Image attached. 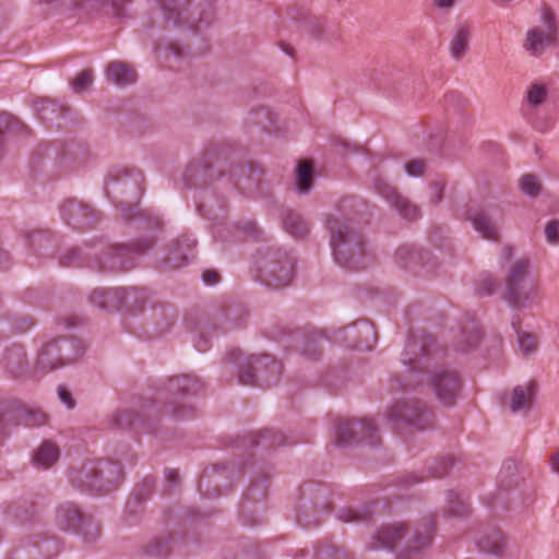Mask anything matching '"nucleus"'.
Wrapping results in <instances>:
<instances>
[{"label": "nucleus", "mask_w": 559, "mask_h": 559, "mask_svg": "<svg viewBox=\"0 0 559 559\" xmlns=\"http://www.w3.org/2000/svg\"><path fill=\"white\" fill-rule=\"evenodd\" d=\"M443 356L444 349L431 335H413L402 354L403 369L390 380L391 391L416 388L424 374L429 373V383L438 401L444 406L454 405L462 389V378L455 369L438 366Z\"/></svg>", "instance_id": "obj_1"}, {"label": "nucleus", "mask_w": 559, "mask_h": 559, "mask_svg": "<svg viewBox=\"0 0 559 559\" xmlns=\"http://www.w3.org/2000/svg\"><path fill=\"white\" fill-rule=\"evenodd\" d=\"M433 532L431 519H424L416 524H386L374 532L368 548L395 550L400 559H416L431 544Z\"/></svg>", "instance_id": "obj_2"}, {"label": "nucleus", "mask_w": 559, "mask_h": 559, "mask_svg": "<svg viewBox=\"0 0 559 559\" xmlns=\"http://www.w3.org/2000/svg\"><path fill=\"white\" fill-rule=\"evenodd\" d=\"M325 224L335 261L353 270L366 267L371 257L366 252L362 235L355 227L353 218L337 209L328 215Z\"/></svg>", "instance_id": "obj_3"}, {"label": "nucleus", "mask_w": 559, "mask_h": 559, "mask_svg": "<svg viewBox=\"0 0 559 559\" xmlns=\"http://www.w3.org/2000/svg\"><path fill=\"white\" fill-rule=\"evenodd\" d=\"M162 11L167 23L194 32L214 17L213 0H162Z\"/></svg>", "instance_id": "obj_4"}, {"label": "nucleus", "mask_w": 559, "mask_h": 559, "mask_svg": "<svg viewBox=\"0 0 559 559\" xmlns=\"http://www.w3.org/2000/svg\"><path fill=\"white\" fill-rule=\"evenodd\" d=\"M121 478V466L111 461L90 462L71 475L73 484L97 492H108Z\"/></svg>", "instance_id": "obj_5"}, {"label": "nucleus", "mask_w": 559, "mask_h": 559, "mask_svg": "<svg viewBox=\"0 0 559 559\" xmlns=\"http://www.w3.org/2000/svg\"><path fill=\"white\" fill-rule=\"evenodd\" d=\"M540 25L528 28L524 35L522 48L531 57L539 58L557 41L559 22L554 10L544 4L539 9Z\"/></svg>", "instance_id": "obj_6"}, {"label": "nucleus", "mask_w": 559, "mask_h": 559, "mask_svg": "<svg viewBox=\"0 0 559 559\" xmlns=\"http://www.w3.org/2000/svg\"><path fill=\"white\" fill-rule=\"evenodd\" d=\"M385 416L395 427L411 426L418 430L432 428L435 414L427 405L415 399H402L388 407Z\"/></svg>", "instance_id": "obj_7"}, {"label": "nucleus", "mask_w": 559, "mask_h": 559, "mask_svg": "<svg viewBox=\"0 0 559 559\" xmlns=\"http://www.w3.org/2000/svg\"><path fill=\"white\" fill-rule=\"evenodd\" d=\"M130 309L133 312H142L157 335L168 333L176 324L178 318L177 310L173 305L153 300L144 292L135 294Z\"/></svg>", "instance_id": "obj_8"}, {"label": "nucleus", "mask_w": 559, "mask_h": 559, "mask_svg": "<svg viewBox=\"0 0 559 559\" xmlns=\"http://www.w3.org/2000/svg\"><path fill=\"white\" fill-rule=\"evenodd\" d=\"M283 372L282 364L273 356H251L240 365L239 382L243 385H273L276 384Z\"/></svg>", "instance_id": "obj_9"}, {"label": "nucleus", "mask_w": 559, "mask_h": 559, "mask_svg": "<svg viewBox=\"0 0 559 559\" xmlns=\"http://www.w3.org/2000/svg\"><path fill=\"white\" fill-rule=\"evenodd\" d=\"M83 353L76 340L58 338L44 345L38 354L37 368L52 371L75 361Z\"/></svg>", "instance_id": "obj_10"}, {"label": "nucleus", "mask_w": 559, "mask_h": 559, "mask_svg": "<svg viewBox=\"0 0 559 559\" xmlns=\"http://www.w3.org/2000/svg\"><path fill=\"white\" fill-rule=\"evenodd\" d=\"M168 392L173 395V400L166 405L167 412L178 419L188 418L193 415L194 408L186 402H179L190 396L197 395L201 390V383L198 379L190 376H178L169 380L167 384Z\"/></svg>", "instance_id": "obj_11"}, {"label": "nucleus", "mask_w": 559, "mask_h": 559, "mask_svg": "<svg viewBox=\"0 0 559 559\" xmlns=\"http://www.w3.org/2000/svg\"><path fill=\"white\" fill-rule=\"evenodd\" d=\"M379 441L378 429L370 419H346L336 429V443L342 447L358 443L374 445Z\"/></svg>", "instance_id": "obj_12"}, {"label": "nucleus", "mask_w": 559, "mask_h": 559, "mask_svg": "<svg viewBox=\"0 0 559 559\" xmlns=\"http://www.w3.org/2000/svg\"><path fill=\"white\" fill-rule=\"evenodd\" d=\"M294 275V261L287 253H276L263 269V282L271 288L287 286Z\"/></svg>", "instance_id": "obj_13"}, {"label": "nucleus", "mask_w": 559, "mask_h": 559, "mask_svg": "<svg viewBox=\"0 0 559 559\" xmlns=\"http://www.w3.org/2000/svg\"><path fill=\"white\" fill-rule=\"evenodd\" d=\"M504 214L502 205L490 206L486 210H477L469 212L468 219L471 221L474 229L481 235L483 238L491 241H499L500 226L498 218Z\"/></svg>", "instance_id": "obj_14"}, {"label": "nucleus", "mask_w": 559, "mask_h": 559, "mask_svg": "<svg viewBox=\"0 0 559 559\" xmlns=\"http://www.w3.org/2000/svg\"><path fill=\"white\" fill-rule=\"evenodd\" d=\"M152 246L153 241L151 239L136 241L131 246H112L104 253L103 267L112 271L123 270L132 262L135 254L143 253Z\"/></svg>", "instance_id": "obj_15"}, {"label": "nucleus", "mask_w": 559, "mask_h": 559, "mask_svg": "<svg viewBox=\"0 0 559 559\" xmlns=\"http://www.w3.org/2000/svg\"><path fill=\"white\" fill-rule=\"evenodd\" d=\"M57 521L64 530H76L90 540L99 534V527L91 520H86L72 504L62 506L57 510Z\"/></svg>", "instance_id": "obj_16"}, {"label": "nucleus", "mask_w": 559, "mask_h": 559, "mask_svg": "<svg viewBox=\"0 0 559 559\" xmlns=\"http://www.w3.org/2000/svg\"><path fill=\"white\" fill-rule=\"evenodd\" d=\"M307 32L313 39L334 45L341 40V26L325 16H314L307 23Z\"/></svg>", "instance_id": "obj_17"}, {"label": "nucleus", "mask_w": 559, "mask_h": 559, "mask_svg": "<svg viewBox=\"0 0 559 559\" xmlns=\"http://www.w3.org/2000/svg\"><path fill=\"white\" fill-rule=\"evenodd\" d=\"M152 407V404L144 403L139 408H121L114 414V423L123 429L140 430L145 427L146 421L151 417L150 411Z\"/></svg>", "instance_id": "obj_18"}, {"label": "nucleus", "mask_w": 559, "mask_h": 559, "mask_svg": "<svg viewBox=\"0 0 559 559\" xmlns=\"http://www.w3.org/2000/svg\"><path fill=\"white\" fill-rule=\"evenodd\" d=\"M538 298L537 286L533 283L506 288L504 300L515 310L532 308Z\"/></svg>", "instance_id": "obj_19"}, {"label": "nucleus", "mask_w": 559, "mask_h": 559, "mask_svg": "<svg viewBox=\"0 0 559 559\" xmlns=\"http://www.w3.org/2000/svg\"><path fill=\"white\" fill-rule=\"evenodd\" d=\"M64 221L76 227H88L94 223L93 210L79 201L68 200L61 207Z\"/></svg>", "instance_id": "obj_20"}, {"label": "nucleus", "mask_w": 559, "mask_h": 559, "mask_svg": "<svg viewBox=\"0 0 559 559\" xmlns=\"http://www.w3.org/2000/svg\"><path fill=\"white\" fill-rule=\"evenodd\" d=\"M236 188L249 197H255L261 192L262 173L252 167L240 166L235 174Z\"/></svg>", "instance_id": "obj_21"}, {"label": "nucleus", "mask_w": 559, "mask_h": 559, "mask_svg": "<svg viewBox=\"0 0 559 559\" xmlns=\"http://www.w3.org/2000/svg\"><path fill=\"white\" fill-rule=\"evenodd\" d=\"M195 240L190 237H181L169 246L166 262L171 267H180L188 261V254L195 248Z\"/></svg>", "instance_id": "obj_22"}, {"label": "nucleus", "mask_w": 559, "mask_h": 559, "mask_svg": "<svg viewBox=\"0 0 559 559\" xmlns=\"http://www.w3.org/2000/svg\"><path fill=\"white\" fill-rule=\"evenodd\" d=\"M107 80L119 86L130 85L136 82L138 73L134 68L122 61H114L106 70Z\"/></svg>", "instance_id": "obj_23"}, {"label": "nucleus", "mask_w": 559, "mask_h": 559, "mask_svg": "<svg viewBox=\"0 0 559 559\" xmlns=\"http://www.w3.org/2000/svg\"><path fill=\"white\" fill-rule=\"evenodd\" d=\"M124 298L126 293L120 288H97L90 295L88 300L100 309H114L118 308Z\"/></svg>", "instance_id": "obj_24"}, {"label": "nucleus", "mask_w": 559, "mask_h": 559, "mask_svg": "<svg viewBox=\"0 0 559 559\" xmlns=\"http://www.w3.org/2000/svg\"><path fill=\"white\" fill-rule=\"evenodd\" d=\"M143 177L138 171H131L123 175L112 182L111 191L135 198L141 194Z\"/></svg>", "instance_id": "obj_25"}, {"label": "nucleus", "mask_w": 559, "mask_h": 559, "mask_svg": "<svg viewBox=\"0 0 559 559\" xmlns=\"http://www.w3.org/2000/svg\"><path fill=\"white\" fill-rule=\"evenodd\" d=\"M531 267V260L526 257H521L515 260L509 267L508 273L504 277L506 288L515 285L526 284L528 280Z\"/></svg>", "instance_id": "obj_26"}, {"label": "nucleus", "mask_w": 559, "mask_h": 559, "mask_svg": "<svg viewBox=\"0 0 559 559\" xmlns=\"http://www.w3.org/2000/svg\"><path fill=\"white\" fill-rule=\"evenodd\" d=\"M471 39V27L466 24L456 26L453 37L450 41V53L456 61L462 60L468 50Z\"/></svg>", "instance_id": "obj_27"}, {"label": "nucleus", "mask_w": 559, "mask_h": 559, "mask_svg": "<svg viewBox=\"0 0 559 559\" xmlns=\"http://www.w3.org/2000/svg\"><path fill=\"white\" fill-rule=\"evenodd\" d=\"M534 382L530 381L524 385H516L511 394L510 409L513 413L527 411L532 406L534 396Z\"/></svg>", "instance_id": "obj_28"}, {"label": "nucleus", "mask_w": 559, "mask_h": 559, "mask_svg": "<svg viewBox=\"0 0 559 559\" xmlns=\"http://www.w3.org/2000/svg\"><path fill=\"white\" fill-rule=\"evenodd\" d=\"M4 367L15 378L23 376L28 367L24 349L20 346L10 347L4 356Z\"/></svg>", "instance_id": "obj_29"}, {"label": "nucleus", "mask_w": 559, "mask_h": 559, "mask_svg": "<svg viewBox=\"0 0 559 559\" xmlns=\"http://www.w3.org/2000/svg\"><path fill=\"white\" fill-rule=\"evenodd\" d=\"M549 86L538 80L530 83L525 92V103L531 109L543 106L549 97Z\"/></svg>", "instance_id": "obj_30"}, {"label": "nucleus", "mask_w": 559, "mask_h": 559, "mask_svg": "<svg viewBox=\"0 0 559 559\" xmlns=\"http://www.w3.org/2000/svg\"><path fill=\"white\" fill-rule=\"evenodd\" d=\"M477 547L486 554L498 555L503 548V535L498 528H490L477 539Z\"/></svg>", "instance_id": "obj_31"}, {"label": "nucleus", "mask_w": 559, "mask_h": 559, "mask_svg": "<svg viewBox=\"0 0 559 559\" xmlns=\"http://www.w3.org/2000/svg\"><path fill=\"white\" fill-rule=\"evenodd\" d=\"M59 455L58 447L51 441H45L35 451L33 462L38 467L49 468L58 461Z\"/></svg>", "instance_id": "obj_32"}, {"label": "nucleus", "mask_w": 559, "mask_h": 559, "mask_svg": "<svg viewBox=\"0 0 559 559\" xmlns=\"http://www.w3.org/2000/svg\"><path fill=\"white\" fill-rule=\"evenodd\" d=\"M287 233L295 238H304L310 231L309 223L298 213L288 212L284 218Z\"/></svg>", "instance_id": "obj_33"}, {"label": "nucleus", "mask_w": 559, "mask_h": 559, "mask_svg": "<svg viewBox=\"0 0 559 559\" xmlns=\"http://www.w3.org/2000/svg\"><path fill=\"white\" fill-rule=\"evenodd\" d=\"M401 217L407 221H415L420 216L419 207L408 198L397 194L390 203Z\"/></svg>", "instance_id": "obj_34"}, {"label": "nucleus", "mask_w": 559, "mask_h": 559, "mask_svg": "<svg viewBox=\"0 0 559 559\" xmlns=\"http://www.w3.org/2000/svg\"><path fill=\"white\" fill-rule=\"evenodd\" d=\"M511 325L518 334V343L521 352L524 355L533 353L537 347V337L534 334L520 330L521 319L518 314L512 318Z\"/></svg>", "instance_id": "obj_35"}, {"label": "nucleus", "mask_w": 559, "mask_h": 559, "mask_svg": "<svg viewBox=\"0 0 559 559\" xmlns=\"http://www.w3.org/2000/svg\"><path fill=\"white\" fill-rule=\"evenodd\" d=\"M396 260L404 266V267H409V269H413L416 264L420 263L421 260H423V253L414 248V247H409V246H404V247H401L397 251H396Z\"/></svg>", "instance_id": "obj_36"}, {"label": "nucleus", "mask_w": 559, "mask_h": 559, "mask_svg": "<svg viewBox=\"0 0 559 559\" xmlns=\"http://www.w3.org/2000/svg\"><path fill=\"white\" fill-rule=\"evenodd\" d=\"M312 166L301 163L297 169L296 187L299 193H308L312 188Z\"/></svg>", "instance_id": "obj_37"}, {"label": "nucleus", "mask_w": 559, "mask_h": 559, "mask_svg": "<svg viewBox=\"0 0 559 559\" xmlns=\"http://www.w3.org/2000/svg\"><path fill=\"white\" fill-rule=\"evenodd\" d=\"M169 538H155L144 546L147 556L165 558L170 554Z\"/></svg>", "instance_id": "obj_38"}, {"label": "nucleus", "mask_w": 559, "mask_h": 559, "mask_svg": "<svg viewBox=\"0 0 559 559\" xmlns=\"http://www.w3.org/2000/svg\"><path fill=\"white\" fill-rule=\"evenodd\" d=\"M520 190L531 198H536L542 192V183L536 176L526 174L519 181Z\"/></svg>", "instance_id": "obj_39"}, {"label": "nucleus", "mask_w": 559, "mask_h": 559, "mask_svg": "<svg viewBox=\"0 0 559 559\" xmlns=\"http://www.w3.org/2000/svg\"><path fill=\"white\" fill-rule=\"evenodd\" d=\"M447 514L451 518H462L467 515L468 506L465 501L456 493L451 492L448 497Z\"/></svg>", "instance_id": "obj_40"}, {"label": "nucleus", "mask_w": 559, "mask_h": 559, "mask_svg": "<svg viewBox=\"0 0 559 559\" xmlns=\"http://www.w3.org/2000/svg\"><path fill=\"white\" fill-rule=\"evenodd\" d=\"M255 443L257 445H261L263 448L282 447L286 444V437L282 432L264 430L261 432L260 438Z\"/></svg>", "instance_id": "obj_41"}, {"label": "nucleus", "mask_w": 559, "mask_h": 559, "mask_svg": "<svg viewBox=\"0 0 559 559\" xmlns=\"http://www.w3.org/2000/svg\"><path fill=\"white\" fill-rule=\"evenodd\" d=\"M453 465L454 459L451 455H447L435 460L429 465L428 471L432 477L441 478L450 472Z\"/></svg>", "instance_id": "obj_42"}, {"label": "nucleus", "mask_w": 559, "mask_h": 559, "mask_svg": "<svg viewBox=\"0 0 559 559\" xmlns=\"http://www.w3.org/2000/svg\"><path fill=\"white\" fill-rule=\"evenodd\" d=\"M372 186L376 192L380 194L383 199H385L389 203H391L399 194L395 188L392 187L380 176H376L372 179Z\"/></svg>", "instance_id": "obj_43"}, {"label": "nucleus", "mask_w": 559, "mask_h": 559, "mask_svg": "<svg viewBox=\"0 0 559 559\" xmlns=\"http://www.w3.org/2000/svg\"><path fill=\"white\" fill-rule=\"evenodd\" d=\"M481 331L475 324H473L469 329H464L462 333V341L464 349L472 348L476 346L481 340Z\"/></svg>", "instance_id": "obj_44"}, {"label": "nucleus", "mask_w": 559, "mask_h": 559, "mask_svg": "<svg viewBox=\"0 0 559 559\" xmlns=\"http://www.w3.org/2000/svg\"><path fill=\"white\" fill-rule=\"evenodd\" d=\"M129 0H73L75 5H81L85 3H96L98 5L105 7L110 5L112 8V12L115 15L122 14V4L128 2Z\"/></svg>", "instance_id": "obj_45"}, {"label": "nucleus", "mask_w": 559, "mask_h": 559, "mask_svg": "<svg viewBox=\"0 0 559 559\" xmlns=\"http://www.w3.org/2000/svg\"><path fill=\"white\" fill-rule=\"evenodd\" d=\"M545 239L550 246L559 245V219H550L544 228Z\"/></svg>", "instance_id": "obj_46"}, {"label": "nucleus", "mask_w": 559, "mask_h": 559, "mask_svg": "<svg viewBox=\"0 0 559 559\" xmlns=\"http://www.w3.org/2000/svg\"><path fill=\"white\" fill-rule=\"evenodd\" d=\"M92 72L90 70H84L80 72L74 79L72 86L76 93H81L86 90L92 84Z\"/></svg>", "instance_id": "obj_47"}, {"label": "nucleus", "mask_w": 559, "mask_h": 559, "mask_svg": "<svg viewBox=\"0 0 559 559\" xmlns=\"http://www.w3.org/2000/svg\"><path fill=\"white\" fill-rule=\"evenodd\" d=\"M496 287V283L493 278L489 275H485L479 278L476 287L477 295L479 296H489L493 293Z\"/></svg>", "instance_id": "obj_48"}, {"label": "nucleus", "mask_w": 559, "mask_h": 559, "mask_svg": "<svg viewBox=\"0 0 559 559\" xmlns=\"http://www.w3.org/2000/svg\"><path fill=\"white\" fill-rule=\"evenodd\" d=\"M320 337L313 335L309 341L306 342L302 354L311 359H317L321 355V349L319 347Z\"/></svg>", "instance_id": "obj_49"}, {"label": "nucleus", "mask_w": 559, "mask_h": 559, "mask_svg": "<svg viewBox=\"0 0 559 559\" xmlns=\"http://www.w3.org/2000/svg\"><path fill=\"white\" fill-rule=\"evenodd\" d=\"M405 171L411 177H420L425 171V163L420 159H412L405 164Z\"/></svg>", "instance_id": "obj_50"}, {"label": "nucleus", "mask_w": 559, "mask_h": 559, "mask_svg": "<svg viewBox=\"0 0 559 559\" xmlns=\"http://www.w3.org/2000/svg\"><path fill=\"white\" fill-rule=\"evenodd\" d=\"M444 185L441 182H432L430 185L429 202L432 205H438L443 199Z\"/></svg>", "instance_id": "obj_51"}, {"label": "nucleus", "mask_w": 559, "mask_h": 559, "mask_svg": "<svg viewBox=\"0 0 559 559\" xmlns=\"http://www.w3.org/2000/svg\"><path fill=\"white\" fill-rule=\"evenodd\" d=\"M80 257L81 250L79 248H72L60 258V261L62 265L71 266Z\"/></svg>", "instance_id": "obj_52"}, {"label": "nucleus", "mask_w": 559, "mask_h": 559, "mask_svg": "<svg viewBox=\"0 0 559 559\" xmlns=\"http://www.w3.org/2000/svg\"><path fill=\"white\" fill-rule=\"evenodd\" d=\"M46 416L41 412H28L26 415V425L40 426L45 424Z\"/></svg>", "instance_id": "obj_53"}, {"label": "nucleus", "mask_w": 559, "mask_h": 559, "mask_svg": "<svg viewBox=\"0 0 559 559\" xmlns=\"http://www.w3.org/2000/svg\"><path fill=\"white\" fill-rule=\"evenodd\" d=\"M338 519L343 522H357L360 520V515L350 509H344L338 512Z\"/></svg>", "instance_id": "obj_54"}, {"label": "nucleus", "mask_w": 559, "mask_h": 559, "mask_svg": "<svg viewBox=\"0 0 559 559\" xmlns=\"http://www.w3.org/2000/svg\"><path fill=\"white\" fill-rule=\"evenodd\" d=\"M58 395H59V399L69 407V408H73L74 407V401L72 399V395L71 393L62 385H60L58 388Z\"/></svg>", "instance_id": "obj_55"}, {"label": "nucleus", "mask_w": 559, "mask_h": 559, "mask_svg": "<svg viewBox=\"0 0 559 559\" xmlns=\"http://www.w3.org/2000/svg\"><path fill=\"white\" fill-rule=\"evenodd\" d=\"M203 281L209 285H214L218 281V274L215 271H205L202 275Z\"/></svg>", "instance_id": "obj_56"}, {"label": "nucleus", "mask_w": 559, "mask_h": 559, "mask_svg": "<svg viewBox=\"0 0 559 559\" xmlns=\"http://www.w3.org/2000/svg\"><path fill=\"white\" fill-rule=\"evenodd\" d=\"M433 3L440 10L449 11L455 5V0H433Z\"/></svg>", "instance_id": "obj_57"}, {"label": "nucleus", "mask_w": 559, "mask_h": 559, "mask_svg": "<svg viewBox=\"0 0 559 559\" xmlns=\"http://www.w3.org/2000/svg\"><path fill=\"white\" fill-rule=\"evenodd\" d=\"M515 254V248L510 245H506L501 251V258L506 261H510Z\"/></svg>", "instance_id": "obj_58"}, {"label": "nucleus", "mask_w": 559, "mask_h": 559, "mask_svg": "<svg viewBox=\"0 0 559 559\" xmlns=\"http://www.w3.org/2000/svg\"><path fill=\"white\" fill-rule=\"evenodd\" d=\"M165 477H166V480L171 484V485H176L178 483V479H179V475H178V472L175 471V469H168L166 471L165 473Z\"/></svg>", "instance_id": "obj_59"}, {"label": "nucleus", "mask_w": 559, "mask_h": 559, "mask_svg": "<svg viewBox=\"0 0 559 559\" xmlns=\"http://www.w3.org/2000/svg\"><path fill=\"white\" fill-rule=\"evenodd\" d=\"M550 465L555 473H559V451L551 454Z\"/></svg>", "instance_id": "obj_60"}, {"label": "nucleus", "mask_w": 559, "mask_h": 559, "mask_svg": "<svg viewBox=\"0 0 559 559\" xmlns=\"http://www.w3.org/2000/svg\"><path fill=\"white\" fill-rule=\"evenodd\" d=\"M358 334H364L367 338L374 341V331L370 325H362V330L359 331Z\"/></svg>", "instance_id": "obj_61"}, {"label": "nucleus", "mask_w": 559, "mask_h": 559, "mask_svg": "<svg viewBox=\"0 0 559 559\" xmlns=\"http://www.w3.org/2000/svg\"><path fill=\"white\" fill-rule=\"evenodd\" d=\"M353 348H356L358 350H368L371 348V344L369 343V340L366 343H361L360 341L354 342L350 344Z\"/></svg>", "instance_id": "obj_62"}, {"label": "nucleus", "mask_w": 559, "mask_h": 559, "mask_svg": "<svg viewBox=\"0 0 559 559\" xmlns=\"http://www.w3.org/2000/svg\"><path fill=\"white\" fill-rule=\"evenodd\" d=\"M241 357V353L240 350H233L230 352L229 354V359L235 364V365H239V359Z\"/></svg>", "instance_id": "obj_63"}, {"label": "nucleus", "mask_w": 559, "mask_h": 559, "mask_svg": "<svg viewBox=\"0 0 559 559\" xmlns=\"http://www.w3.org/2000/svg\"><path fill=\"white\" fill-rule=\"evenodd\" d=\"M197 347L199 350L204 352L206 349V342L200 341L199 343H197Z\"/></svg>", "instance_id": "obj_64"}]
</instances>
